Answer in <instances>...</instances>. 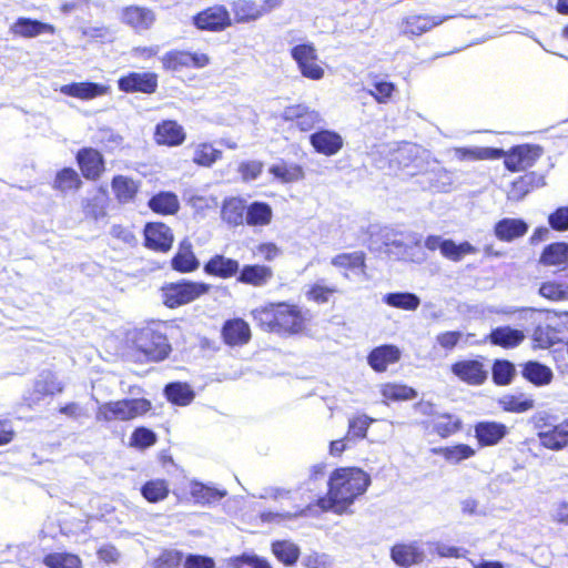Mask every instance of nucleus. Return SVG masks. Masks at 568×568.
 <instances>
[{
	"label": "nucleus",
	"instance_id": "1",
	"mask_svg": "<svg viewBox=\"0 0 568 568\" xmlns=\"http://www.w3.org/2000/svg\"><path fill=\"white\" fill-rule=\"evenodd\" d=\"M369 485L371 476L362 468L338 467L331 473L327 494L316 500V506L323 511L333 510L342 515L365 494Z\"/></svg>",
	"mask_w": 568,
	"mask_h": 568
},
{
	"label": "nucleus",
	"instance_id": "2",
	"mask_svg": "<svg viewBox=\"0 0 568 568\" xmlns=\"http://www.w3.org/2000/svg\"><path fill=\"white\" fill-rule=\"evenodd\" d=\"M250 314L261 331L281 336L303 334L308 322L306 312L285 301L265 303L253 308Z\"/></svg>",
	"mask_w": 568,
	"mask_h": 568
},
{
	"label": "nucleus",
	"instance_id": "3",
	"mask_svg": "<svg viewBox=\"0 0 568 568\" xmlns=\"http://www.w3.org/2000/svg\"><path fill=\"white\" fill-rule=\"evenodd\" d=\"M166 337L149 327L135 331L126 345V355L135 363L158 362L170 352Z\"/></svg>",
	"mask_w": 568,
	"mask_h": 568
},
{
	"label": "nucleus",
	"instance_id": "4",
	"mask_svg": "<svg viewBox=\"0 0 568 568\" xmlns=\"http://www.w3.org/2000/svg\"><path fill=\"white\" fill-rule=\"evenodd\" d=\"M150 409L151 403L145 398L110 400L98 406L95 419L103 423L129 422L143 416Z\"/></svg>",
	"mask_w": 568,
	"mask_h": 568
},
{
	"label": "nucleus",
	"instance_id": "5",
	"mask_svg": "<svg viewBox=\"0 0 568 568\" xmlns=\"http://www.w3.org/2000/svg\"><path fill=\"white\" fill-rule=\"evenodd\" d=\"M542 148L537 144H518L508 151L503 150L504 165L509 172L525 171L535 165L542 155Z\"/></svg>",
	"mask_w": 568,
	"mask_h": 568
},
{
	"label": "nucleus",
	"instance_id": "6",
	"mask_svg": "<svg viewBox=\"0 0 568 568\" xmlns=\"http://www.w3.org/2000/svg\"><path fill=\"white\" fill-rule=\"evenodd\" d=\"M81 176L87 181L97 182L106 172L103 153L93 146H82L74 155Z\"/></svg>",
	"mask_w": 568,
	"mask_h": 568
},
{
	"label": "nucleus",
	"instance_id": "7",
	"mask_svg": "<svg viewBox=\"0 0 568 568\" xmlns=\"http://www.w3.org/2000/svg\"><path fill=\"white\" fill-rule=\"evenodd\" d=\"M232 17L223 4L204 8L192 17V23L201 31L221 32L232 26Z\"/></svg>",
	"mask_w": 568,
	"mask_h": 568
},
{
	"label": "nucleus",
	"instance_id": "8",
	"mask_svg": "<svg viewBox=\"0 0 568 568\" xmlns=\"http://www.w3.org/2000/svg\"><path fill=\"white\" fill-rule=\"evenodd\" d=\"M291 57L296 62L301 74L310 80H321L324 68L318 60L317 50L313 43H300L291 49Z\"/></svg>",
	"mask_w": 568,
	"mask_h": 568
},
{
	"label": "nucleus",
	"instance_id": "9",
	"mask_svg": "<svg viewBox=\"0 0 568 568\" xmlns=\"http://www.w3.org/2000/svg\"><path fill=\"white\" fill-rule=\"evenodd\" d=\"M427 163L428 161L424 156V152L416 148H403L393 154L389 166L396 172H403L406 176L412 178L425 174V164Z\"/></svg>",
	"mask_w": 568,
	"mask_h": 568
},
{
	"label": "nucleus",
	"instance_id": "10",
	"mask_svg": "<svg viewBox=\"0 0 568 568\" xmlns=\"http://www.w3.org/2000/svg\"><path fill=\"white\" fill-rule=\"evenodd\" d=\"M422 426L429 434L436 435L442 439H447L463 429V419L448 412H432Z\"/></svg>",
	"mask_w": 568,
	"mask_h": 568
},
{
	"label": "nucleus",
	"instance_id": "11",
	"mask_svg": "<svg viewBox=\"0 0 568 568\" xmlns=\"http://www.w3.org/2000/svg\"><path fill=\"white\" fill-rule=\"evenodd\" d=\"M118 89L123 93L153 94L159 88V77L155 72L131 71L121 75L118 81Z\"/></svg>",
	"mask_w": 568,
	"mask_h": 568
},
{
	"label": "nucleus",
	"instance_id": "12",
	"mask_svg": "<svg viewBox=\"0 0 568 568\" xmlns=\"http://www.w3.org/2000/svg\"><path fill=\"white\" fill-rule=\"evenodd\" d=\"M281 119L288 123L290 129L310 132L320 122V114L303 103L291 104L284 108Z\"/></svg>",
	"mask_w": 568,
	"mask_h": 568
},
{
	"label": "nucleus",
	"instance_id": "13",
	"mask_svg": "<svg viewBox=\"0 0 568 568\" xmlns=\"http://www.w3.org/2000/svg\"><path fill=\"white\" fill-rule=\"evenodd\" d=\"M450 372L459 381L471 386L483 385L488 378L483 357L457 361L450 365Z\"/></svg>",
	"mask_w": 568,
	"mask_h": 568
},
{
	"label": "nucleus",
	"instance_id": "14",
	"mask_svg": "<svg viewBox=\"0 0 568 568\" xmlns=\"http://www.w3.org/2000/svg\"><path fill=\"white\" fill-rule=\"evenodd\" d=\"M144 246L154 252L165 253L172 248L174 234L162 222H149L143 230Z\"/></svg>",
	"mask_w": 568,
	"mask_h": 568
},
{
	"label": "nucleus",
	"instance_id": "15",
	"mask_svg": "<svg viewBox=\"0 0 568 568\" xmlns=\"http://www.w3.org/2000/svg\"><path fill=\"white\" fill-rule=\"evenodd\" d=\"M250 324L242 317H232L224 321L221 327L222 342L229 347H243L252 339Z\"/></svg>",
	"mask_w": 568,
	"mask_h": 568
},
{
	"label": "nucleus",
	"instance_id": "16",
	"mask_svg": "<svg viewBox=\"0 0 568 568\" xmlns=\"http://www.w3.org/2000/svg\"><path fill=\"white\" fill-rule=\"evenodd\" d=\"M478 447H494L509 434L508 426L497 420H479L473 426Z\"/></svg>",
	"mask_w": 568,
	"mask_h": 568
},
{
	"label": "nucleus",
	"instance_id": "17",
	"mask_svg": "<svg viewBox=\"0 0 568 568\" xmlns=\"http://www.w3.org/2000/svg\"><path fill=\"white\" fill-rule=\"evenodd\" d=\"M389 557L396 566L410 568L424 562L425 551L422 545L416 540L399 541L390 547Z\"/></svg>",
	"mask_w": 568,
	"mask_h": 568
},
{
	"label": "nucleus",
	"instance_id": "18",
	"mask_svg": "<svg viewBox=\"0 0 568 568\" xmlns=\"http://www.w3.org/2000/svg\"><path fill=\"white\" fill-rule=\"evenodd\" d=\"M539 445L551 452H560L568 447V418L557 425L544 424L537 432Z\"/></svg>",
	"mask_w": 568,
	"mask_h": 568
},
{
	"label": "nucleus",
	"instance_id": "19",
	"mask_svg": "<svg viewBox=\"0 0 568 568\" xmlns=\"http://www.w3.org/2000/svg\"><path fill=\"white\" fill-rule=\"evenodd\" d=\"M310 143L316 153L333 156L343 149L344 139L335 131L322 129L310 135Z\"/></svg>",
	"mask_w": 568,
	"mask_h": 568
},
{
	"label": "nucleus",
	"instance_id": "20",
	"mask_svg": "<svg viewBox=\"0 0 568 568\" xmlns=\"http://www.w3.org/2000/svg\"><path fill=\"white\" fill-rule=\"evenodd\" d=\"M110 185L115 201L125 205L135 202L141 182L129 175L115 174L112 176Z\"/></svg>",
	"mask_w": 568,
	"mask_h": 568
},
{
	"label": "nucleus",
	"instance_id": "21",
	"mask_svg": "<svg viewBox=\"0 0 568 568\" xmlns=\"http://www.w3.org/2000/svg\"><path fill=\"white\" fill-rule=\"evenodd\" d=\"M274 277V271L265 264H245L240 267L237 282L253 287H263Z\"/></svg>",
	"mask_w": 568,
	"mask_h": 568
},
{
	"label": "nucleus",
	"instance_id": "22",
	"mask_svg": "<svg viewBox=\"0 0 568 568\" xmlns=\"http://www.w3.org/2000/svg\"><path fill=\"white\" fill-rule=\"evenodd\" d=\"M121 21L141 32L151 28L155 21V14L151 9L131 4L121 9Z\"/></svg>",
	"mask_w": 568,
	"mask_h": 568
},
{
	"label": "nucleus",
	"instance_id": "23",
	"mask_svg": "<svg viewBox=\"0 0 568 568\" xmlns=\"http://www.w3.org/2000/svg\"><path fill=\"white\" fill-rule=\"evenodd\" d=\"M402 353L396 345L385 344L373 348L367 355V363L376 373H383L389 365L400 359Z\"/></svg>",
	"mask_w": 568,
	"mask_h": 568
},
{
	"label": "nucleus",
	"instance_id": "24",
	"mask_svg": "<svg viewBox=\"0 0 568 568\" xmlns=\"http://www.w3.org/2000/svg\"><path fill=\"white\" fill-rule=\"evenodd\" d=\"M83 186V178L72 166L59 169L51 182V187L58 193L68 194L80 191Z\"/></svg>",
	"mask_w": 568,
	"mask_h": 568
},
{
	"label": "nucleus",
	"instance_id": "25",
	"mask_svg": "<svg viewBox=\"0 0 568 568\" xmlns=\"http://www.w3.org/2000/svg\"><path fill=\"white\" fill-rule=\"evenodd\" d=\"M239 270V262L223 254L213 255L203 266L205 274L223 280L237 275Z\"/></svg>",
	"mask_w": 568,
	"mask_h": 568
},
{
	"label": "nucleus",
	"instance_id": "26",
	"mask_svg": "<svg viewBox=\"0 0 568 568\" xmlns=\"http://www.w3.org/2000/svg\"><path fill=\"white\" fill-rule=\"evenodd\" d=\"M10 32L16 37L34 38L43 33L54 34L55 27L31 18H18L10 27Z\"/></svg>",
	"mask_w": 568,
	"mask_h": 568
},
{
	"label": "nucleus",
	"instance_id": "27",
	"mask_svg": "<svg viewBox=\"0 0 568 568\" xmlns=\"http://www.w3.org/2000/svg\"><path fill=\"white\" fill-rule=\"evenodd\" d=\"M225 495V490L207 486L200 481H192L190 484V490L187 495L184 496L183 500L185 503L209 505L220 501Z\"/></svg>",
	"mask_w": 568,
	"mask_h": 568
},
{
	"label": "nucleus",
	"instance_id": "28",
	"mask_svg": "<svg viewBox=\"0 0 568 568\" xmlns=\"http://www.w3.org/2000/svg\"><path fill=\"white\" fill-rule=\"evenodd\" d=\"M542 184V176L536 174L535 172L526 173L524 175L518 176L515 181L511 182L507 197L510 201L519 202L532 190Z\"/></svg>",
	"mask_w": 568,
	"mask_h": 568
},
{
	"label": "nucleus",
	"instance_id": "29",
	"mask_svg": "<svg viewBox=\"0 0 568 568\" xmlns=\"http://www.w3.org/2000/svg\"><path fill=\"white\" fill-rule=\"evenodd\" d=\"M528 231L527 223L521 219L505 217L494 226L496 237L503 242H511L524 236Z\"/></svg>",
	"mask_w": 568,
	"mask_h": 568
},
{
	"label": "nucleus",
	"instance_id": "30",
	"mask_svg": "<svg viewBox=\"0 0 568 568\" xmlns=\"http://www.w3.org/2000/svg\"><path fill=\"white\" fill-rule=\"evenodd\" d=\"M521 376L530 384L541 387L552 382L551 368L537 361H528L521 365Z\"/></svg>",
	"mask_w": 568,
	"mask_h": 568
},
{
	"label": "nucleus",
	"instance_id": "31",
	"mask_svg": "<svg viewBox=\"0 0 568 568\" xmlns=\"http://www.w3.org/2000/svg\"><path fill=\"white\" fill-rule=\"evenodd\" d=\"M60 92L80 100H91L106 93V87L95 82H72L60 88Z\"/></svg>",
	"mask_w": 568,
	"mask_h": 568
},
{
	"label": "nucleus",
	"instance_id": "32",
	"mask_svg": "<svg viewBox=\"0 0 568 568\" xmlns=\"http://www.w3.org/2000/svg\"><path fill=\"white\" fill-rule=\"evenodd\" d=\"M525 339V334L520 329L510 326H498L490 331L488 341L503 348H514L520 345Z\"/></svg>",
	"mask_w": 568,
	"mask_h": 568
},
{
	"label": "nucleus",
	"instance_id": "33",
	"mask_svg": "<svg viewBox=\"0 0 568 568\" xmlns=\"http://www.w3.org/2000/svg\"><path fill=\"white\" fill-rule=\"evenodd\" d=\"M433 455L442 456L449 464H459L476 455V449L465 443H457L450 446L434 447L430 449Z\"/></svg>",
	"mask_w": 568,
	"mask_h": 568
},
{
	"label": "nucleus",
	"instance_id": "34",
	"mask_svg": "<svg viewBox=\"0 0 568 568\" xmlns=\"http://www.w3.org/2000/svg\"><path fill=\"white\" fill-rule=\"evenodd\" d=\"M246 204L239 197H230L223 202L221 214L225 223L231 226L243 225L246 220Z\"/></svg>",
	"mask_w": 568,
	"mask_h": 568
},
{
	"label": "nucleus",
	"instance_id": "35",
	"mask_svg": "<svg viewBox=\"0 0 568 568\" xmlns=\"http://www.w3.org/2000/svg\"><path fill=\"white\" fill-rule=\"evenodd\" d=\"M443 19L436 16L415 14L403 22V32L408 36H420L440 24Z\"/></svg>",
	"mask_w": 568,
	"mask_h": 568
},
{
	"label": "nucleus",
	"instance_id": "36",
	"mask_svg": "<svg viewBox=\"0 0 568 568\" xmlns=\"http://www.w3.org/2000/svg\"><path fill=\"white\" fill-rule=\"evenodd\" d=\"M539 263L544 266L562 267L568 263V244L555 242L548 244L541 252Z\"/></svg>",
	"mask_w": 568,
	"mask_h": 568
},
{
	"label": "nucleus",
	"instance_id": "37",
	"mask_svg": "<svg viewBox=\"0 0 568 568\" xmlns=\"http://www.w3.org/2000/svg\"><path fill=\"white\" fill-rule=\"evenodd\" d=\"M503 412L520 414L535 407V399L526 394H505L498 399Z\"/></svg>",
	"mask_w": 568,
	"mask_h": 568
},
{
	"label": "nucleus",
	"instance_id": "38",
	"mask_svg": "<svg viewBox=\"0 0 568 568\" xmlns=\"http://www.w3.org/2000/svg\"><path fill=\"white\" fill-rule=\"evenodd\" d=\"M98 191L100 195L85 199L82 203V211L84 215L94 221L106 216L109 204L106 190L103 186H100Z\"/></svg>",
	"mask_w": 568,
	"mask_h": 568
},
{
	"label": "nucleus",
	"instance_id": "39",
	"mask_svg": "<svg viewBox=\"0 0 568 568\" xmlns=\"http://www.w3.org/2000/svg\"><path fill=\"white\" fill-rule=\"evenodd\" d=\"M271 549L275 558L286 567L294 566L301 555L300 547L290 540H274Z\"/></svg>",
	"mask_w": 568,
	"mask_h": 568
},
{
	"label": "nucleus",
	"instance_id": "40",
	"mask_svg": "<svg viewBox=\"0 0 568 568\" xmlns=\"http://www.w3.org/2000/svg\"><path fill=\"white\" fill-rule=\"evenodd\" d=\"M331 264L343 271L359 270L364 272L366 268V254L363 251L339 253L331 260Z\"/></svg>",
	"mask_w": 568,
	"mask_h": 568
},
{
	"label": "nucleus",
	"instance_id": "41",
	"mask_svg": "<svg viewBox=\"0 0 568 568\" xmlns=\"http://www.w3.org/2000/svg\"><path fill=\"white\" fill-rule=\"evenodd\" d=\"M272 216L270 204L256 201L246 207L245 223L250 226H264L271 223Z\"/></svg>",
	"mask_w": 568,
	"mask_h": 568
},
{
	"label": "nucleus",
	"instance_id": "42",
	"mask_svg": "<svg viewBox=\"0 0 568 568\" xmlns=\"http://www.w3.org/2000/svg\"><path fill=\"white\" fill-rule=\"evenodd\" d=\"M234 20L237 23H246L260 19L262 9L253 0H239L232 4Z\"/></svg>",
	"mask_w": 568,
	"mask_h": 568
},
{
	"label": "nucleus",
	"instance_id": "43",
	"mask_svg": "<svg viewBox=\"0 0 568 568\" xmlns=\"http://www.w3.org/2000/svg\"><path fill=\"white\" fill-rule=\"evenodd\" d=\"M268 172L283 183L296 182L305 176L303 166L296 163L282 162L274 164L268 169Z\"/></svg>",
	"mask_w": 568,
	"mask_h": 568
},
{
	"label": "nucleus",
	"instance_id": "44",
	"mask_svg": "<svg viewBox=\"0 0 568 568\" xmlns=\"http://www.w3.org/2000/svg\"><path fill=\"white\" fill-rule=\"evenodd\" d=\"M456 156L460 161H483L501 159L503 149L496 148H457Z\"/></svg>",
	"mask_w": 568,
	"mask_h": 568
},
{
	"label": "nucleus",
	"instance_id": "45",
	"mask_svg": "<svg viewBox=\"0 0 568 568\" xmlns=\"http://www.w3.org/2000/svg\"><path fill=\"white\" fill-rule=\"evenodd\" d=\"M381 394L385 402L410 400L417 397V392L413 387L399 383L383 384Z\"/></svg>",
	"mask_w": 568,
	"mask_h": 568
},
{
	"label": "nucleus",
	"instance_id": "46",
	"mask_svg": "<svg viewBox=\"0 0 568 568\" xmlns=\"http://www.w3.org/2000/svg\"><path fill=\"white\" fill-rule=\"evenodd\" d=\"M148 205L156 214H174L178 211V197L172 192H159L149 200Z\"/></svg>",
	"mask_w": 568,
	"mask_h": 568
},
{
	"label": "nucleus",
	"instance_id": "47",
	"mask_svg": "<svg viewBox=\"0 0 568 568\" xmlns=\"http://www.w3.org/2000/svg\"><path fill=\"white\" fill-rule=\"evenodd\" d=\"M374 422V418L365 414L353 416L348 420L346 439H351L352 442L363 440L366 438L368 428Z\"/></svg>",
	"mask_w": 568,
	"mask_h": 568
},
{
	"label": "nucleus",
	"instance_id": "48",
	"mask_svg": "<svg viewBox=\"0 0 568 568\" xmlns=\"http://www.w3.org/2000/svg\"><path fill=\"white\" fill-rule=\"evenodd\" d=\"M516 375L515 365L507 359H495L491 365L493 382L497 386L511 384Z\"/></svg>",
	"mask_w": 568,
	"mask_h": 568
},
{
	"label": "nucleus",
	"instance_id": "49",
	"mask_svg": "<svg viewBox=\"0 0 568 568\" xmlns=\"http://www.w3.org/2000/svg\"><path fill=\"white\" fill-rule=\"evenodd\" d=\"M384 302L395 308L416 311L420 304L419 297L414 293L396 292L384 296Z\"/></svg>",
	"mask_w": 568,
	"mask_h": 568
},
{
	"label": "nucleus",
	"instance_id": "50",
	"mask_svg": "<svg viewBox=\"0 0 568 568\" xmlns=\"http://www.w3.org/2000/svg\"><path fill=\"white\" fill-rule=\"evenodd\" d=\"M42 562L48 568H82L80 557L71 552H50Z\"/></svg>",
	"mask_w": 568,
	"mask_h": 568
},
{
	"label": "nucleus",
	"instance_id": "51",
	"mask_svg": "<svg viewBox=\"0 0 568 568\" xmlns=\"http://www.w3.org/2000/svg\"><path fill=\"white\" fill-rule=\"evenodd\" d=\"M210 290L211 285L203 282L180 281V305L195 301Z\"/></svg>",
	"mask_w": 568,
	"mask_h": 568
},
{
	"label": "nucleus",
	"instance_id": "52",
	"mask_svg": "<svg viewBox=\"0 0 568 568\" xmlns=\"http://www.w3.org/2000/svg\"><path fill=\"white\" fill-rule=\"evenodd\" d=\"M154 141L160 145H178V123L174 120H163L154 130Z\"/></svg>",
	"mask_w": 568,
	"mask_h": 568
},
{
	"label": "nucleus",
	"instance_id": "53",
	"mask_svg": "<svg viewBox=\"0 0 568 568\" xmlns=\"http://www.w3.org/2000/svg\"><path fill=\"white\" fill-rule=\"evenodd\" d=\"M476 252L477 248L467 241L456 244L453 240H444L442 255L453 262H459L464 256Z\"/></svg>",
	"mask_w": 568,
	"mask_h": 568
},
{
	"label": "nucleus",
	"instance_id": "54",
	"mask_svg": "<svg viewBox=\"0 0 568 568\" xmlns=\"http://www.w3.org/2000/svg\"><path fill=\"white\" fill-rule=\"evenodd\" d=\"M221 158L222 151L206 142L197 144L193 153L194 163L201 166H211Z\"/></svg>",
	"mask_w": 568,
	"mask_h": 568
},
{
	"label": "nucleus",
	"instance_id": "55",
	"mask_svg": "<svg viewBox=\"0 0 568 568\" xmlns=\"http://www.w3.org/2000/svg\"><path fill=\"white\" fill-rule=\"evenodd\" d=\"M158 440L156 434L144 426L134 428L130 436L129 446L139 450H144L153 446Z\"/></svg>",
	"mask_w": 568,
	"mask_h": 568
},
{
	"label": "nucleus",
	"instance_id": "56",
	"mask_svg": "<svg viewBox=\"0 0 568 568\" xmlns=\"http://www.w3.org/2000/svg\"><path fill=\"white\" fill-rule=\"evenodd\" d=\"M141 493L148 501L158 503L168 496L169 488L165 480H149L142 486Z\"/></svg>",
	"mask_w": 568,
	"mask_h": 568
},
{
	"label": "nucleus",
	"instance_id": "57",
	"mask_svg": "<svg viewBox=\"0 0 568 568\" xmlns=\"http://www.w3.org/2000/svg\"><path fill=\"white\" fill-rule=\"evenodd\" d=\"M532 341L538 348H549L556 343V334L550 325H537L532 332Z\"/></svg>",
	"mask_w": 568,
	"mask_h": 568
},
{
	"label": "nucleus",
	"instance_id": "58",
	"mask_svg": "<svg viewBox=\"0 0 568 568\" xmlns=\"http://www.w3.org/2000/svg\"><path fill=\"white\" fill-rule=\"evenodd\" d=\"M200 263L186 241L180 242V272L187 273L197 270Z\"/></svg>",
	"mask_w": 568,
	"mask_h": 568
},
{
	"label": "nucleus",
	"instance_id": "59",
	"mask_svg": "<svg viewBox=\"0 0 568 568\" xmlns=\"http://www.w3.org/2000/svg\"><path fill=\"white\" fill-rule=\"evenodd\" d=\"M210 63V57L203 52L180 51V65L186 68H204Z\"/></svg>",
	"mask_w": 568,
	"mask_h": 568
},
{
	"label": "nucleus",
	"instance_id": "60",
	"mask_svg": "<svg viewBox=\"0 0 568 568\" xmlns=\"http://www.w3.org/2000/svg\"><path fill=\"white\" fill-rule=\"evenodd\" d=\"M337 292V288L334 286H324L318 283H315L310 286L306 292V297L310 301H313L317 304H323L328 302L329 297Z\"/></svg>",
	"mask_w": 568,
	"mask_h": 568
},
{
	"label": "nucleus",
	"instance_id": "61",
	"mask_svg": "<svg viewBox=\"0 0 568 568\" xmlns=\"http://www.w3.org/2000/svg\"><path fill=\"white\" fill-rule=\"evenodd\" d=\"M395 91V84L389 81H376L373 84V90L369 94L378 102L386 103Z\"/></svg>",
	"mask_w": 568,
	"mask_h": 568
},
{
	"label": "nucleus",
	"instance_id": "62",
	"mask_svg": "<svg viewBox=\"0 0 568 568\" xmlns=\"http://www.w3.org/2000/svg\"><path fill=\"white\" fill-rule=\"evenodd\" d=\"M548 223L555 231L564 232L568 230V206L557 207L548 216Z\"/></svg>",
	"mask_w": 568,
	"mask_h": 568
},
{
	"label": "nucleus",
	"instance_id": "63",
	"mask_svg": "<svg viewBox=\"0 0 568 568\" xmlns=\"http://www.w3.org/2000/svg\"><path fill=\"white\" fill-rule=\"evenodd\" d=\"M236 567L248 566L250 568H272L271 564L263 557L243 554L234 559Z\"/></svg>",
	"mask_w": 568,
	"mask_h": 568
},
{
	"label": "nucleus",
	"instance_id": "64",
	"mask_svg": "<svg viewBox=\"0 0 568 568\" xmlns=\"http://www.w3.org/2000/svg\"><path fill=\"white\" fill-rule=\"evenodd\" d=\"M550 521L558 526H568V501L560 500L549 514Z\"/></svg>",
	"mask_w": 568,
	"mask_h": 568
}]
</instances>
